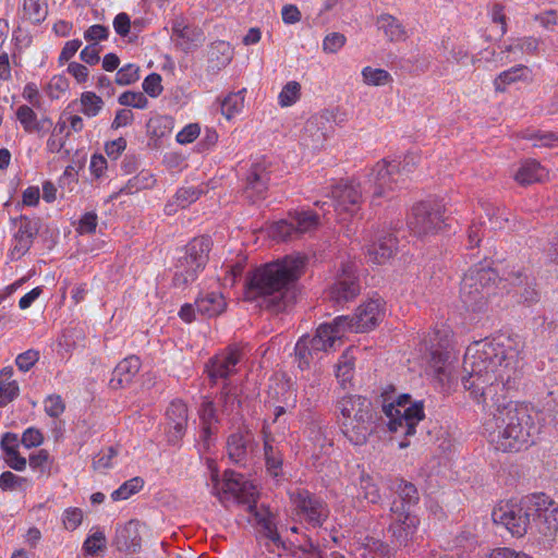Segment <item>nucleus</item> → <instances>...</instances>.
<instances>
[{
    "mask_svg": "<svg viewBox=\"0 0 558 558\" xmlns=\"http://www.w3.org/2000/svg\"><path fill=\"white\" fill-rule=\"evenodd\" d=\"M523 343L517 338L498 335L472 342L465 350L461 373L457 369L456 341L445 325L435 327L420 343L424 361V379L437 384L487 381L510 384L519 379Z\"/></svg>",
    "mask_w": 558,
    "mask_h": 558,
    "instance_id": "1",
    "label": "nucleus"
},
{
    "mask_svg": "<svg viewBox=\"0 0 558 558\" xmlns=\"http://www.w3.org/2000/svg\"><path fill=\"white\" fill-rule=\"evenodd\" d=\"M470 396L488 412L483 427L497 450L520 451L538 433L539 412L508 399L506 386H469Z\"/></svg>",
    "mask_w": 558,
    "mask_h": 558,
    "instance_id": "2",
    "label": "nucleus"
},
{
    "mask_svg": "<svg viewBox=\"0 0 558 558\" xmlns=\"http://www.w3.org/2000/svg\"><path fill=\"white\" fill-rule=\"evenodd\" d=\"M305 257L288 255L267 263L250 272L245 280L244 298L279 313L295 299V283L304 272Z\"/></svg>",
    "mask_w": 558,
    "mask_h": 558,
    "instance_id": "3",
    "label": "nucleus"
},
{
    "mask_svg": "<svg viewBox=\"0 0 558 558\" xmlns=\"http://www.w3.org/2000/svg\"><path fill=\"white\" fill-rule=\"evenodd\" d=\"M213 494L218 497L221 504L233 499L238 504L246 505V510L260 526V535L277 548L284 547L269 510L257 507V489L252 483L244 481L241 474L230 470L225 472L222 482L218 481L217 475H213Z\"/></svg>",
    "mask_w": 558,
    "mask_h": 558,
    "instance_id": "4",
    "label": "nucleus"
},
{
    "mask_svg": "<svg viewBox=\"0 0 558 558\" xmlns=\"http://www.w3.org/2000/svg\"><path fill=\"white\" fill-rule=\"evenodd\" d=\"M338 409L344 436L355 446L364 445L374 430L371 401L363 396H345L338 401Z\"/></svg>",
    "mask_w": 558,
    "mask_h": 558,
    "instance_id": "5",
    "label": "nucleus"
},
{
    "mask_svg": "<svg viewBox=\"0 0 558 558\" xmlns=\"http://www.w3.org/2000/svg\"><path fill=\"white\" fill-rule=\"evenodd\" d=\"M498 274L492 268H470L462 278L460 299L466 310L481 312L496 293Z\"/></svg>",
    "mask_w": 558,
    "mask_h": 558,
    "instance_id": "6",
    "label": "nucleus"
},
{
    "mask_svg": "<svg viewBox=\"0 0 558 558\" xmlns=\"http://www.w3.org/2000/svg\"><path fill=\"white\" fill-rule=\"evenodd\" d=\"M409 395L399 397L397 404L388 403L383 405V412L388 418L387 427L391 433H400L404 440L399 442V448L410 446L409 437L416 434L417 424L424 420L425 412L422 401L414 402L407 407Z\"/></svg>",
    "mask_w": 558,
    "mask_h": 558,
    "instance_id": "7",
    "label": "nucleus"
},
{
    "mask_svg": "<svg viewBox=\"0 0 558 558\" xmlns=\"http://www.w3.org/2000/svg\"><path fill=\"white\" fill-rule=\"evenodd\" d=\"M410 161L407 158L401 161H386L377 162L373 170V194L372 205L379 206L380 198L391 199L393 193L404 186L411 169L409 168Z\"/></svg>",
    "mask_w": 558,
    "mask_h": 558,
    "instance_id": "8",
    "label": "nucleus"
},
{
    "mask_svg": "<svg viewBox=\"0 0 558 558\" xmlns=\"http://www.w3.org/2000/svg\"><path fill=\"white\" fill-rule=\"evenodd\" d=\"M211 245L209 236H197L186 244L183 255L175 264L174 286L185 287L196 280L208 262Z\"/></svg>",
    "mask_w": 558,
    "mask_h": 558,
    "instance_id": "9",
    "label": "nucleus"
},
{
    "mask_svg": "<svg viewBox=\"0 0 558 558\" xmlns=\"http://www.w3.org/2000/svg\"><path fill=\"white\" fill-rule=\"evenodd\" d=\"M445 207L437 202H420L408 216V228L417 238L436 234L445 226Z\"/></svg>",
    "mask_w": 558,
    "mask_h": 558,
    "instance_id": "10",
    "label": "nucleus"
},
{
    "mask_svg": "<svg viewBox=\"0 0 558 558\" xmlns=\"http://www.w3.org/2000/svg\"><path fill=\"white\" fill-rule=\"evenodd\" d=\"M390 511L391 522L388 526L390 544L395 548L408 547L413 542L420 520L403 504L392 502Z\"/></svg>",
    "mask_w": 558,
    "mask_h": 558,
    "instance_id": "11",
    "label": "nucleus"
},
{
    "mask_svg": "<svg viewBox=\"0 0 558 558\" xmlns=\"http://www.w3.org/2000/svg\"><path fill=\"white\" fill-rule=\"evenodd\" d=\"M361 292V284L354 263H343L337 272L335 282L329 287L328 295L337 304L354 300Z\"/></svg>",
    "mask_w": 558,
    "mask_h": 558,
    "instance_id": "12",
    "label": "nucleus"
},
{
    "mask_svg": "<svg viewBox=\"0 0 558 558\" xmlns=\"http://www.w3.org/2000/svg\"><path fill=\"white\" fill-rule=\"evenodd\" d=\"M531 513L524 505L515 502L500 504L493 510L494 523L504 525L513 536H523L530 524Z\"/></svg>",
    "mask_w": 558,
    "mask_h": 558,
    "instance_id": "13",
    "label": "nucleus"
},
{
    "mask_svg": "<svg viewBox=\"0 0 558 558\" xmlns=\"http://www.w3.org/2000/svg\"><path fill=\"white\" fill-rule=\"evenodd\" d=\"M245 360V353L238 347H229L209 360L206 371L211 380H226L238 372Z\"/></svg>",
    "mask_w": 558,
    "mask_h": 558,
    "instance_id": "14",
    "label": "nucleus"
},
{
    "mask_svg": "<svg viewBox=\"0 0 558 558\" xmlns=\"http://www.w3.org/2000/svg\"><path fill=\"white\" fill-rule=\"evenodd\" d=\"M332 348L317 331L314 336H303L295 344L299 367L301 369L310 368Z\"/></svg>",
    "mask_w": 558,
    "mask_h": 558,
    "instance_id": "15",
    "label": "nucleus"
},
{
    "mask_svg": "<svg viewBox=\"0 0 558 558\" xmlns=\"http://www.w3.org/2000/svg\"><path fill=\"white\" fill-rule=\"evenodd\" d=\"M293 505L299 511V514L305 517V519L313 524L322 525L328 515L326 505L307 490H299L291 495Z\"/></svg>",
    "mask_w": 558,
    "mask_h": 558,
    "instance_id": "16",
    "label": "nucleus"
},
{
    "mask_svg": "<svg viewBox=\"0 0 558 558\" xmlns=\"http://www.w3.org/2000/svg\"><path fill=\"white\" fill-rule=\"evenodd\" d=\"M16 225L17 231L14 233L11 248L12 259H19L28 252L39 231V222L36 219L21 217Z\"/></svg>",
    "mask_w": 558,
    "mask_h": 558,
    "instance_id": "17",
    "label": "nucleus"
},
{
    "mask_svg": "<svg viewBox=\"0 0 558 558\" xmlns=\"http://www.w3.org/2000/svg\"><path fill=\"white\" fill-rule=\"evenodd\" d=\"M330 196L336 210L353 214L357 210L362 199L360 186L349 182L336 184Z\"/></svg>",
    "mask_w": 558,
    "mask_h": 558,
    "instance_id": "18",
    "label": "nucleus"
},
{
    "mask_svg": "<svg viewBox=\"0 0 558 558\" xmlns=\"http://www.w3.org/2000/svg\"><path fill=\"white\" fill-rule=\"evenodd\" d=\"M172 38L183 51L199 47L205 41V35L199 27L185 23L184 17L177 16L172 22Z\"/></svg>",
    "mask_w": 558,
    "mask_h": 558,
    "instance_id": "19",
    "label": "nucleus"
},
{
    "mask_svg": "<svg viewBox=\"0 0 558 558\" xmlns=\"http://www.w3.org/2000/svg\"><path fill=\"white\" fill-rule=\"evenodd\" d=\"M384 315V303L380 299H371L361 304L353 316L355 332H365L375 328Z\"/></svg>",
    "mask_w": 558,
    "mask_h": 558,
    "instance_id": "20",
    "label": "nucleus"
},
{
    "mask_svg": "<svg viewBox=\"0 0 558 558\" xmlns=\"http://www.w3.org/2000/svg\"><path fill=\"white\" fill-rule=\"evenodd\" d=\"M329 119L327 114H316L311 117L304 125L301 136L302 144L306 147L318 149L323 147L327 140L326 126Z\"/></svg>",
    "mask_w": 558,
    "mask_h": 558,
    "instance_id": "21",
    "label": "nucleus"
},
{
    "mask_svg": "<svg viewBox=\"0 0 558 558\" xmlns=\"http://www.w3.org/2000/svg\"><path fill=\"white\" fill-rule=\"evenodd\" d=\"M270 181V171L266 161H259L252 166L247 175L246 194L253 202L265 197Z\"/></svg>",
    "mask_w": 558,
    "mask_h": 558,
    "instance_id": "22",
    "label": "nucleus"
},
{
    "mask_svg": "<svg viewBox=\"0 0 558 558\" xmlns=\"http://www.w3.org/2000/svg\"><path fill=\"white\" fill-rule=\"evenodd\" d=\"M397 238L389 232H378L375 240L367 246L369 260L375 264H385L397 251Z\"/></svg>",
    "mask_w": 558,
    "mask_h": 558,
    "instance_id": "23",
    "label": "nucleus"
},
{
    "mask_svg": "<svg viewBox=\"0 0 558 558\" xmlns=\"http://www.w3.org/2000/svg\"><path fill=\"white\" fill-rule=\"evenodd\" d=\"M168 435L170 442H178L184 435L187 424V407L181 400H174L167 409Z\"/></svg>",
    "mask_w": 558,
    "mask_h": 558,
    "instance_id": "24",
    "label": "nucleus"
},
{
    "mask_svg": "<svg viewBox=\"0 0 558 558\" xmlns=\"http://www.w3.org/2000/svg\"><path fill=\"white\" fill-rule=\"evenodd\" d=\"M114 542L120 551L137 553L142 545L140 522L131 520L125 525L117 529Z\"/></svg>",
    "mask_w": 558,
    "mask_h": 558,
    "instance_id": "25",
    "label": "nucleus"
},
{
    "mask_svg": "<svg viewBox=\"0 0 558 558\" xmlns=\"http://www.w3.org/2000/svg\"><path fill=\"white\" fill-rule=\"evenodd\" d=\"M355 322L353 317L338 316L330 324H323L317 328V332L329 342L331 347L340 341L347 331H355Z\"/></svg>",
    "mask_w": 558,
    "mask_h": 558,
    "instance_id": "26",
    "label": "nucleus"
},
{
    "mask_svg": "<svg viewBox=\"0 0 558 558\" xmlns=\"http://www.w3.org/2000/svg\"><path fill=\"white\" fill-rule=\"evenodd\" d=\"M547 178L548 171L534 159L523 161L514 174V180L520 185L544 182Z\"/></svg>",
    "mask_w": 558,
    "mask_h": 558,
    "instance_id": "27",
    "label": "nucleus"
},
{
    "mask_svg": "<svg viewBox=\"0 0 558 558\" xmlns=\"http://www.w3.org/2000/svg\"><path fill=\"white\" fill-rule=\"evenodd\" d=\"M264 434V457L266 470L272 477H278L282 473V454L279 448L275 445L274 437L263 429Z\"/></svg>",
    "mask_w": 558,
    "mask_h": 558,
    "instance_id": "28",
    "label": "nucleus"
},
{
    "mask_svg": "<svg viewBox=\"0 0 558 558\" xmlns=\"http://www.w3.org/2000/svg\"><path fill=\"white\" fill-rule=\"evenodd\" d=\"M196 311L205 316L214 317L220 315L227 306L221 293L209 292L195 301Z\"/></svg>",
    "mask_w": 558,
    "mask_h": 558,
    "instance_id": "29",
    "label": "nucleus"
},
{
    "mask_svg": "<svg viewBox=\"0 0 558 558\" xmlns=\"http://www.w3.org/2000/svg\"><path fill=\"white\" fill-rule=\"evenodd\" d=\"M141 368V360L136 355L123 359L113 369L110 384H129L133 380Z\"/></svg>",
    "mask_w": 558,
    "mask_h": 558,
    "instance_id": "30",
    "label": "nucleus"
},
{
    "mask_svg": "<svg viewBox=\"0 0 558 558\" xmlns=\"http://www.w3.org/2000/svg\"><path fill=\"white\" fill-rule=\"evenodd\" d=\"M289 217L294 223L296 238L315 231L319 226V216L312 210H294Z\"/></svg>",
    "mask_w": 558,
    "mask_h": 558,
    "instance_id": "31",
    "label": "nucleus"
},
{
    "mask_svg": "<svg viewBox=\"0 0 558 558\" xmlns=\"http://www.w3.org/2000/svg\"><path fill=\"white\" fill-rule=\"evenodd\" d=\"M377 26L390 41H404L408 38V33L402 23L390 14L379 15Z\"/></svg>",
    "mask_w": 558,
    "mask_h": 558,
    "instance_id": "32",
    "label": "nucleus"
},
{
    "mask_svg": "<svg viewBox=\"0 0 558 558\" xmlns=\"http://www.w3.org/2000/svg\"><path fill=\"white\" fill-rule=\"evenodd\" d=\"M251 438L248 435L235 433L229 436L227 441V451L229 458L234 463H245L248 453V444Z\"/></svg>",
    "mask_w": 558,
    "mask_h": 558,
    "instance_id": "33",
    "label": "nucleus"
},
{
    "mask_svg": "<svg viewBox=\"0 0 558 558\" xmlns=\"http://www.w3.org/2000/svg\"><path fill=\"white\" fill-rule=\"evenodd\" d=\"M519 81H531V70L522 64L501 72L495 80L494 85L496 90L505 92L507 85H510Z\"/></svg>",
    "mask_w": 558,
    "mask_h": 558,
    "instance_id": "34",
    "label": "nucleus"
},
{
    "mask_svg": "<svg viewBox=\"0 0 558 558\" xmlns=\"http://www.w3.org/2000/svg\"><path fill=\"white\" fill-rule=\"evenodd\" d=\"M538 532L547 538H553L558 532V506L539 512L534 518Z\"/></svg>",
    "mask_w": 558,
    "mask_h": 558,
    "instance_id": "35",
    "label": "nucleus"
},
{
    "mask_svg": "<svg viewBox=\"0 0 558 558\" xmlns=\"http://www.w3.org/2000/svg\"><path fill=\"white\" fill-rule=\"evenodd\" d=\"M354 361L353 349H348L341 354L336 365V377L341 384L350 383L353 379Z\"/></svg>",
    "mask_w": 558,
    "mask_h": 558,
    "instance_id": "36",
    "label": "nucleus"
},
{
    "mask_svg": "<svg viewBox=\"0 0 558 558\" xmlns=\"http://www.w3.org/2000/svg\"><path fill=\"white\" fill-rule=\"evenodd\" d=\"M525 510H527L531 515L537 517L539 512H546L548 508H556L555 502L545 494H535L530 497H526L523 502Z\"/></svg>",
    "mask_w": 558,
    "mask_h": 558,
    "instance_id": "37",
    "label": "nucleus"
},
{
    "mask_svg": "<svg viewBox=\"0 0 558 558\" xmlns=\"http://www.w3.org/2000/svg\"><path fill=\"white\" fill-rule=\"evenodd\" d=\"M395 489L401 499L400 501L396 502L403 504L408 510L410 506L416 505L420 500L416 487L410 482L404 480H397Z\"/></svg>",
    "mask_w": 558,
    "mask_h": 558,
    "instance_id": "38",
    "label": "nucleus"
},
{
    "mask_svg": "<svg viewBox=\"0 0 558 558\" xmlns=\"http://www.w3.org/2000/svg\"><path fill=\"white\" fill-rule=\"evenodd\" d=\"M24 15L32 23H40L47 16V7L45 0H24Z\"/></svg>",
    "mask_w": 558,
    "mask_h": 558,
    "instance_id": "39",
    "label": "nucleus"
},
{
    "mask_svg": "<svg viewBox=\"0 0 558 558\" xmlns=\"http://www.w3.org/2000/svg\"><path fill=\"white\" fill-rule=\"evenodd\" d=\"M363 82L368 86H384L392 81L391 75L384 69L365 66L362 70Z\"/></svg>",
    "mask_w": 558,
    "mask_h": 558,
    "instance_id": "40",
    "label": "nucleus"
},
{
    "mask_svg": "<svg viewBox=\"0 0 558 558\" xmlns=\"http://www.w3.org/2000/svg\"><path fill=\"white\" fill-rule=\"evenodd\" d=\"M269 235L277 241H289L296 239L294 223L291 220H280L272 223L268 231Z\"/></svg>",
    "mask_w": 558,
    "mask_h": 558,
    "instance_id": "41",
    "label": "nucleus"
},
{
    "mask_svg": "<svg viewBox=\"0 0 558 558\" xmlns=\"http://www.w3.org/2000/svg\"><path fill=\"white\" fill-rule=\"evenodd\" d=\"M144 486V480L140 476L133 477L124 482L118 489L112 492L111 498L114 501L125 500L132 495L138 493Z\"/></svg>",
    "mask_w": 558,
    "mask_h": 558,
    "instance_id": "42",
    "label": "nucleus"
},
{
    "mask_svg": "<svg viewBox=\"0 0 558 558\" xmlns=\"http://www.w3.org/2000/svg\"><path fill=\"white\" fill-rule=\"evenodd\" d=\"M244 104L243 90L229 94L221 102V113L230 120L234 114L239 113Z\"/></svg>",
    "mask_w": 558,
    "mask_h": 558,
    "instance_id": "43",
    "label": "nucleus"
},
{
    "mask_svg": "<svg viewBox=\"0 0 558 558\" xmlns=\"http://www.w3.org/2000/svg\"><path fill=\"white\" fill-rule=\"evenodd\" d=\"M82 112L87 117H95L102 109L104 101L95 93L85 92L81 96Z\"/></svg>",
    "mask_w": 558,
    "mask_h": 558,
    "instance_id": "44",
    "label": "nucleus"
},
{
    "mask_svg": "<svg viewBox=\"0 0 558 558\" xmlns=\"http://www.w3.org/2000/svg\"><path fill=\"white\" fill-rule=\"evenodd\" d=\"M301 96V85L295 81L288 82L281 89L278 99L281 107L295 104Z\"/></svg>",
    "mask_w": 558,
    "mask_h": 558,
    "instance_id": "45",
    "label": "nucleus"
},
{
    "mask_svg": "<svg viewBox=\"0 0 558 558\" xmlns=\"http://www.w3.org/2000/svg\"><path fill=\"white\" fill-rule=\"evenodd\" d=\"M484 211L494 228H504L505 223L509 220L508 210L504 207L494 206L492 204L483 205Z\"/></svg>",
    "mask_w": 558,
    "mask_h": 558,
    "instance_id": "46",
    "label": "nucleus"
},
{
    "mask_svg": "<svg viewBox=\"0 0 558 558\" xmlns=\"http://www.w3.org/2000/svg\"><path fill=\"white\" fill-rule=\"evenodd\" d=\"M529 278V276L524 272L522 268H511L507 274H505L504 278L497 279V287L501 284L500 289H507L508 284L512 287H521L523 282Z\"/></svg>",
    "mask_w": 558,
    "mask_h": 558,
    "instance_id": "47",
    "label": "nucleus"
},
{
    "mask_svg": "<svg viewBox=\"0 0 558 558\" xmlns=\"http://www.w3.org/2000/svg\"><path fill=\"white\" fill-rule=\"evenodd\" d=\"M119 104L122 106L145 109L148 105L146 96L141 92H124L119 96Z\"/></svg>",
    "mask_w": 558,
    "mask_h": 558,
    "instance_id": "48",
    "label": "nucleus"
},
{
    "mask_svg": "<svg viewBox=\"0 0 558 558\" xmlns=\"http://www.w3.org/2000/svg\"><path fill=\"white\" fill-rule=\"evenodd\" d=\"M106 548V536L102 532L96 531L89 535L84 544L83 549L87 555H96Z\"/></svg>",
    "mask_w": 558,
    "mask_h": 558,
    "instance_id": "49",
    "label": "nucleus"
},
{
    "mask_svg": "<svg viewBox=\"0 0 558 558\" xmlns=\"http://www.w3.org/2000/svg\"><path fill=\"white\" fill-rule=\"evenodd\" d=\"M138 77V66L130 63L117 72L114 81L118 85L125 86L136 82Z\"/></svg>",
    "mask_w": 558,
    "mask_h": 558,
    "instance_id": "50",
    "label": "nucleus"
},
{
    "mask_svg": "<svg viewBox=\"0 0 558 558\" xmlns=\"http://www.w3.org/2000/svg\"><path fill=\"white\" fill-rule=\"evenodd\" d=\"M345 40L343 34L331 33L324 38L323 50L327 53H336L344 46Z\"/></svg>",
    "mask_w": 558,
    "mask_h": 558,
    "instance_id": "51",
    "label": "nucleus"
},
{
    "mask_svg": "<svg viewBox=\"0 0 558 558\" xmlns=\"http://www.w3.org/2000/svg\"><path fill=\"white\" fill-rule=\"evenodd\" d=\"M198 197H199V192L196 191L194 187L180 189L174 196L175 204L180 208H185L190 204L197 201Z\"/></svg>",
    "mask_w": 558,
    "mask_h": 558,
    "instance_id": "52",
    "label": "nucleus"
},
{
    "mask_svg": "<svg viewBox=\"0 0 558 558\" xmlns=\"http://www.w3.org/2000/svg\"><path fill=\"white\" fill-rule=\"evenodd\" d=\"M16 118L26 132H32L33 124L37 120V116L31 107L26 105L20 106L16 110Z\"/></svg>",
    "mask_w": 558,
    "mask_h": 558,
    "instance_id": "53",
    "label": "nucleus"
},
{
    "mask_svg": "<svg viewBox=\"0 0 558 558\" xmlns=\"http://www.w3.org/2000/svg\"><path fill=\"white\" fill-rule=\"evenodd\" d=\"M226 274L222 278V286L226 287H233L236 282V279L242 275L244 269L243 260H238L236 263L232 265H227L226 267Z\"/></svg>",
    "mask_w": 558,
    "mask_h": 558,
    "instance_id": "54",
    "label": "nucleus"
},
{
    "mask_svg": "<svg viewBox=\"0 0 558 558\" xmlns=\"http://www.w3.org/2000/svg\"><path fill=\"white\" fill-rule=\"evenodd\" d=\"M518 294L525 303H534L538 301L539 293L534 287L532 279L527 278L521 287H518Z\"/></svg>",
    "mask_w": 558,
    "mask_h": 558,
    "instance_id": "55",
    "label": "nucleus"
},
{
    "mask_svg": "<svg viewBox=\"0 0 558 558\" xmlns=\"http://www.w3.org/2000/svg\"><path fill=\"white\" fill-rule=\"evenodd\" d=\"M65 409V404L60 396L51 395L45 400V411L51 417L60 416Z\"/></svg>",
    "mask_w": 558,
    "mask_h": 558,
    "instance_id": "56",
    "label": "nucleus"
},
{
    "mask_svg": "<svg viewBox=\"0 0 558 558\" xmlns=\"http://www.w3.org/2000/svg\"><path fill=\"white\" fill-rule=\"evenodd\" d=\"M29 465L32 469L39 471L40 473L49 472V453L47 450L41 449L37 453L29 457Z\"/></svg>",
    "mask_w": 558,
    "mask_h": 558,
    "instance_id": "57",
    "label": "nucleus"
},
{
    "mask_svg": "<svg viewBox=\"0 0 558 558\" xmlns=\"http://www.w3.org/2000/svg\"><path fill=\"white\" fill-rule=\"evenodd\" d=\"M143 88L150 97H157L162 92L161 76L157 73L149 74L143 82Z\"/></svg>",
    "mask_w": 558,
    "mask_h": 558,
    "instance_id": "58",
    "label": "nucleus"
},
{
    "mask_svg": "<svg viewBox=\"0 0 558 558\" xmlns=\"http://www.w3.org/2000/svg\"><path fill=\"white\" fill-rule=\"evenodd\" d=\"M83 520V512L78 508H69L63 514V525L69 531H74Z\"/></svg>",
    "mask_w": 558,
    "mask_h": 558,
    "instance_id": "59",
    "label": "nucleus"
},
{
    "mask_svg": "<svg viewBox=\"0 0 558 558\" xmlns=\"http://www.w3.org/2000/svg\"><path fill=\"white\" fill-rule=\"evenodd\" d=\"M39 359V352L35 350H27L17 355L15 363L20 371L27 372Z\"/></svg>",
    "mask_w": 558,
    "mask_h": 558,
    "instance_id": "60",
    "label": "nucleus"
},
{
    "mask_svg": "<svg viewBox=\"0 0 558 558\" xmlns=\"http://www.w3.org/2000/svg\"><path fill=\"white\" fill-rule=\"evenodd\" d=\"M97 227V215L95 213H86L78 222L77 232L81 234H89L95 232Z\"/></svg>",
    "mask_w": 558,
    "mask_h": 558,
    "instance_id": "61",
    "label": "nucleus"
},
{
    "mask_svg": "<svg viewBox=\"0 0 558 558\" xmlns=\"http://www.w3.org/2000/svg\"><path fill=\"white\" fill-rule=\"evenodd\" d=\"M109 34L108 27L99 24L92 25L85 32L84 37L86 40L97 44L99 40L107 39Z\"/></svg>",
    "mask_w": 558,
    "mask_h": 558,
    "instance_id": "62",
    "label": "nucleus"
},
{
    "mask_svg": "<svg viewBox=\"0 0 558 558\" xmlns=\"http://www.w3.org/2000/svg\"><path fill=\"white\" fill-rule=\"evenodd\" d=\"M117 456V450L113 447H109L107 452L98 453L93 460V466L95 470L107 469L111 466V460Z\"/></svg>",
    "mask_w": 558,
    "mask_h": 558,
    "instance_id": "63",
    "label": "nucleus"
},
{
    "mask_svg": "<svg viewBox=\"0 0 558 558\" xmlns=\"http://www.w3.org/2000/svg\"><path fill=\"white\" fill-rule=\"evenodd\" d=\"M199 131L201 129L197 123H191L177 134V141L180 144L192 143L199 135Z\"/></svg>",
    "mask_w": 558,
    "mask_h": 558,
    "instance_id": "64",
    "label": "nucleus"
}]
</instances>
